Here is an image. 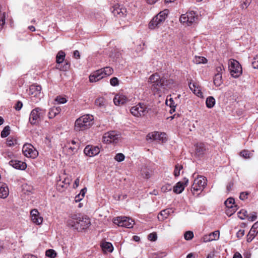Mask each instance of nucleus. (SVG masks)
<instances>
[{
	"instance_id": "nucleus-1",
	"label": "nucleus",
	"mask_w": 258,
	"mask_h": 258,
	"mask_svg": "<svg viewBox=\"0 0 258 258\" xmlns=\"http://www.w3.org/2000/svg\"><path fill=\"white\" fill-rule=\"evenodd\" d=\"M67 223L69 227L80 232L89 227L91 222L90 219L86 215L72 214L69 217Z\"/></svg>"
},
{
	"instance_id": "nucleus-2",
	"label": "nucleus",
	"mask_w": 258,
	"mask_h": 258,
	"mask_svg": "<svg viewBox=\"0 0 258 258\" xmlns=\"http://www.w3.org/2000/svg\"><path fill=\"white\" fill-rule=\"evenodd\" d=\"M93 116L90 114H85L80 117L75 121L74 130L79 132L89 128L93 124Z\"/></svg>"
},
{
	"instance_id": "nucleus-3",
	"label": "nucleus",
	"mask_w": 258,
	"mask_h": 258,
	"mask_svg": "<svg viewBox=\"0 0 258 258\" xmlns=\"http://www.w3.org/2000/svg\"><path fill=\"white\" fill-rule=\"evenodd\" d=\"M46 114V110L40 107L33 109L29 116V122L32 125H37L43 119Z\"/></svg>"
},
{
	"instance_id": "nucleus-4",
	"label": "nucleus",
	"mask_w": 258,
	"mask_h": 258,
	"mask_svg": "<svg viewBox=\"0 0 258 258\" xmlns=\"http://www.w3.org/2000/svg\"><path fill=\"white\" fill-rule=\"evenodd\" d=\"M148 82L151 85V89L154 93H158L162 91V78L158 73L150 76Z\"/></svg>"
},
{
	"instance_id": "nucleus-5",
	"label": "nucleus",
	"mask_w": 258,
	"mask_h": 258,
	"mask_svg": "<svg viewBox=\"0 0 258 258\" xmlns=\"http://www.w3.org/2000/svg\"><path fill=\"white\" fill-rule=\"evenodd\" d=\"M150 110V108L147 104L139 103L137 105L132 107L130 109V112L134 116L141 117L146 115Z\"/></svg>"
},
{
	"instance_id": "nucleus-6",
	"label": "nucleus",
	"mask_w": 258,
	"mask_h": 258,
	"mask_svg": "<svg viewBox=\"0 0 258 258\" xmlns=\"http://www.w3.org/2000/svg\"><path fill=\"white\" fill-rule=\"evenodd\" d=\"M168 14V10H164L160 12L152 20L149 24V28L151 29H154L158 28L165 21Z\"/></svg>"
},
{
	"instance_id": "nucleus-7",
	"label": "nucleus",
	"mask_w": 258,
	"mask_h": 258,
	"mask_svg": "<svg viewBox=\"0 0 258 258\" xmlns=\"http://www.w3.org/2000/svg\"><path fill=\"white\" fill-rule=\"evenodd\" d=\"M206 181L207 179L203 176H199L196 178L191 188L193 195L197 194L199 195L207 185Z\"/></svg>"
},
{
	"instance_id": "nucleus-8",
	"label": "nucleus",
	"mask_w": 258,
	"mask_h": 258,
	"mask_svg": "<svg viewBox=\"0 0 258 258\" xmlns=\"http://www.w3.org/2000/svg\"><path fill=\"white\" fill-rule=\"evenodd\" d=\"M228 68L231 75L234 78H237L242 74V67L239 62L235 59L229 60Z\"/></svg>"
},
{
	"instance_id": "nucleus-9",
	"label": "nucleus",
	"mask_w": 258,
	"mask_h": 258,
	"mask_svg": "<svg viewBox=\"0 0 258 258\" xmlns=\"http://www.w3.org/2000/svg\"><path fill=\"white\" fill-rule=\"evenodd\" d=\"M121 138V135L116 131H110L104 134L103 142L106 144H116Z\"/></svg>"
},
{
	"instance_id": "nucleus-10",
	"label": "nucleus",
	"mask_w": 258,
	"mask_h": 258,
	"mask_svg": "<svg viewBox=\"0 0 258 258\" xmlns=\"http://www.w3.org/2000/svg\"><path fill=\"white\" fill-rule=\"evenodd\" d=\"M65 56L66 53L62 50L59 51L56 56V62L57 63L56 68L61 71H67L69 69L70 66V63L66 60L64 61V64L63 66L60 65V63L64 60Z\"/></svg>"
},
{
	"instance_id": "nucleus-11",
	"label": "nucleus",
	"mask_w": 258,
	"mask_h": 258,
	"mask_svg": "<svg viewBox=\"0 0 258 258\" xmlns=\"http://www.w3.org/2000/svg\"><path fill=\"white\" fill-rule=\"evenodd\" d=\"M113 222L119 226L131 228L133 227L134 221L127 217H118L113 219Z\"/></svg>"
},
{
	"instance_id": "nucleus-12",
	"label": "nucleus",
	"mask_w": 258,
	"mask_h": 258,
	"mask_svg": "<svg viewBox=\"0 0 258 258\" xmlns=\"http://www.w3.org/2000/svg\"><path fill=\"white\" fill-rule=\"evenodd\" d=\"M22 151L24 156L28 158L35 159L38 155V151L30 144H25L23 147Z\"/></svg>"
},
{
	"instance_id": "nucleus-13",
	"label": "nucleus",
	"mask_w": 258,
	"mask_h": 258,
	"mask_svg": "<svg viewBox=\"0 0 258 258\" xmlns=\"http://www.w3.org/2000/svg\"><path fill=\"white\" fill-rule=\"evenodd\" d=\"M198 19L196 13L194 11L187 12L185 14H183L180 16V21L181 23H187L188 25L196 22Z\"/></svg>"
},
{
	"instance_id": "nucleus-14",
	"label": "nucleus",
	"mask_w": 258,
	"mask_h": 258,
	"mask_svg": "<svg viewBox=\"0 0 258 258\" xmlns=\"http://www.w3.org/2000/svg\"><path fill=\"white\" fill-rule=\"evenodd\" d=\"M110 10L115 16L119 18L125 17L127 14L126 8H124L123 6H120L118 4L113 6L110 8Z\"/></svg>"
},
{
	"instance_id": "nucleus-15",
	"label": "nucleus",
	"mask_w": 258,
	"mask_h": 258,
	"mask_svg": "<svg viewBox=\"0 0 258 258\" xmlns=\"http://www.w3.org/2000/svg\"><path fill=\"white\" fill-rule=\"evenodd\" d=\"M41 91V87L40 85L33 84L30 86L29 94L32 96V97H36L39 100L42 96Z\"/></svg>"
},
{
	"instance_id": "nucleus-16",
	"label": "nucleus",
	"mask_w": 258,
	"mask_h": 258,
	"mask_svg": "<svg viewBox=\"0 0 258 258\" xmlns=\"http://www.w3.org/2000/svg\"><path fill=\"white\" fill-rule=\"evenodd\" d=\"M30 214L32 222L37 224L40 225L43 222V218L40 216V213L37 209H33L31 211Z\"/></svg>"
},
{
	"instance_id": "nucleus-17",
	"label": "nucleus",
	"mask_w": 258,
	"mask_h": 258,
	"mask_svg": "<svg viewBox=\"0 0 258 258\" xmlns=\"http://www.w3.org/2000/svg\"><path fill=\"white\" fill-rule=\"evenodd\" d=\"M113 72L110 67H105L98 70V81L104 77L111 75Z\"/></svg>"
},
{
	"instance_id": "nucleus-18",
	"label": "nucleus",
	"mask_w": 258,
	"mask_h": 258,
	"mask_svg": "<svg viewBox=\"0 0 258 258\" xmlns=\"http://www.w3.org/2000/svg\"><path fill=\"white\" fill-rule=\"evenodd\" d=\"M130 101L129 99L123 94H117L113 98V102L115 105H121Z\"/></svg>"
},
{
	"instance_id": "nucleus-19",
	"label": "nucleus",
	"mask_w": 258,
	"mask_h": 258,
	"mask_svg": "<svg viewBox=\"0 0 258 258\" xmlns=\"http://www.w3.org/2000/svg\"><path fill=\"white\" fill-rule=\"evenodd\" d=\"M9 164L17 169L25 170L27 168L26 163L19 160H11L9 162Z\"/></svg>"
},
{
	"instance_id": "nucleus-20",
	"label": "nucleus",
	"mask_w": 258,
	"mask_h": 258,
	"mask_svg": "<svg viewBox=\"0 0 258 258\" xmlns=\"http://www.w3.org/2000/svg\"><path fill=\"white\" fill-rule=\"evenodd\" d=\"M225 205L227 208L232 209V212L230 215L233 214L237 209V206L235 205V200L232 198L227 199L225 202Z\"/></svg>"
},
{
	"instance_id": "nucleus-21",
	"label": "nucleus",
	"mask_w": 258,
	"mask_h": 258,
	"mask_svg": "<svg viewBox=\"0 0 258 258\" xmlns=\"http://www.w3.org/2000/svg\"><path fill=\"white\" fill-rule=\"evenodd\" d=\"M100 247L104 253L112 252L113 246L111 243L107 241H102L100 243Z\"/></svg>"
},
{
	"instance_id": "nucleus-22",
	"label": "nucleus",
	"mask_w": 258,
	"mask_h": 258,
	"mask_svg": "<svg viewBox=\"0 0 258 258\" xmlns=\"http://www.w3.org/2000/svg\"><path fill=\"white\" fill-rule=\"evenodd\" d=\"M96 148L97 147H93L90 145L87 146L84 150V152L87 156L89 157L96 156L97 155Z\"/></svg>"
},
{
	"instance_id": "nucleus-23",
	"label": "nucleus",
	"mask_w": 258,
	"mask_h": 258,
	"mask_svg": "<svg viewBox=\"0 0 258 258\" xmlns=\"http://www.w3.org/2000/svg\"><path fill=\"white\" fill-rule=\"evenodd\" d=\"M219 231H215L211 233L208 235H205L204 237V242H208L212 240H216L219 238Z\"/></svg>"
},
{
	"instance_id": "nucleus-24",
	"label": "nucleus",
	"mask_w": 258,
	"mask_h": 258,
	"mask_svg": "<svg viewBox=\"0 0 258 258\" xmlns=\"http://www.w3.org/2000/svg\"><path fill=\"white\" fill-rule=\"evenodd\" d=\"M188 182V179L185 181V183L180 181L178 182L175 186H173V189L174 192L179 194L182 192L185 188V185Z\"/></svg>"
},
{
	"instance_id": "nucleus-25",
	"label": "nucleus",
	"mask_w": 258,
	"mask_h": 258,
	"mask_svg": "<svg viewBox=\"0 0 258 258\" xmlns=\"http://www.w3.org/2000/svg\"><path fill=\"white\" fill-rule=\"evenodd\" d=\"M9 194V190L7 185L4 183H0V198H6Z\"/></svg>"
},
{
	"instance_id": "nucleus-26",
	"label": "nucleus",
	"mask_w": 258,
	"mask_h": 258,
	"mask_svg": "<svg viewBox=\"0 0 258 258\" xmlns=\"http://www.w3.org/2000/svg\"><path fill=\"white\" fill-rule=\"evenodd\" d=\"M174 84V81L173 79H166L165 78L162 77V90L171 88Z\"/></svg>"
},
{
	"instance_id": "nucleus-27",
	"label": "nucleus",
	"mask_w": 258,
	"mask_h": 258,
	"mask_svg": "<svg viewBox=\"0 0 258 258\" xmlns=\"http://www.w3.org/2000/svg\"><path fill=\"white\" fill-rule=\"evenodd\" d=\"M206 151V146L204 143H200L196 145V153L198 156L203 155Z\"/></svg>"
},
{
	"instance_id": "nucleus-28",
	"label": "nucleus",
	"mask_w": 258,
	"mask_h": 258,
	"mask_svg": "<svg viewBox=\"0 0 258 258\" xmlns=\"http://www.w3.org/2000/svg\"><path fill=\"white\" fill-rule=\"evenodd\" d=\"M165 135V134H159L158 132H153L151 133H149L147 136V140H159L163 141V139H161V136Z\"/></svg>"
},
{
	"instance_id": "nucleus-29",
	"label": "nucleus",
	"mask_w": 258,
	"mask_h": 258,
	"mask_svg": "<svg viewBox=\"0 0 258 258\" xmlns=\"http://www.w3.org/2000/svg\"><path fill=\"white\" fill-rule=\"evenodd\" d=\"M190 89L197 96H200L202 94V92L200 89V87L196 83H192L190 82L188 84Z\"/></svg>"
},
{
	"instance_id": "nucleus-30",
	"label": "nucleus",
	"mask_w": 258,
	"mask_h": 258,
	"mask_svg": "<svg viewBox=\"0 0 258 258\" xmlns=\"http://www.w3.org/2000/svg\"><path fill=\"white\" fill-rule=\"evenodd\" d=\"M171 212L172 210L170 209H164L160 212L158 218L160 221H163L166 219Z\"/></svg>"
},
{
	"instance_id": "nucleus-31",
	"label": "nucleus",
	"mask_w": 258,
	"mask_h": 258,
	"mask_svg": "<svg viewBox=\"0 0 258 258\" xmlns=\"http://www.w3.org/2000/svg\"><path fill=\"white\" fill-rule=\"evenodd\" d=\"M61 108L59 107H53L50 109L48 112V117L50 119L54 118L61 111Z\"/></svg>"
},
{
	"instance_id": "nucleus-32",
	"label": "nucleus",
	"mask_w": 258,
	"mask_h": 258,
	"mask_svg": "<svg viewBox=\"0 0 258 258\" xmlns=\"http://www.w3.org/2000/svg\"><path fill=\"white\" fill-rule=\"evenodd\" d=\"M214 83L215 86H220L222 83V73H217L214 77Z\"/></svg>"
},
{
	"instance_id": "nucleus-33",
	"label": "nucleus",
	"mask_w": 258,
	"mask_h": 258,
	"mask_svg": "<svg viewBox=\"0 0 258 258\" xmlns=\"http://www.w3.org/2000/svg\"><path fill=\"white\" fill-rule=\"evenodd\" d=\"M141 174L143 178L149 179L150 177V171L145 167H143L141 169Z\"/></svg>"
},
{
	"instance_id": "nucleus-34",
	"label": "nucleus",
	"mask_w": 258,
	"mask_h": 258,
	"mask_svg": "<svg viewBox=\"0 0 258 258\" xmlns=\"http://www.w3.org/2000/svg\"><path fill=\"white\" fill-rule=\"evenodd\" d=\"M206 106L208 108H211L213 107L215 104V100L212 96L208 97L206 101Z\"/></svg>"
},
{
	"instance_id": "nucleus-35",
	"label": "nucleus",
	"mask_w": 258,
	"mask_h": 258,
	"mask_svg": "<svg viewBox=\"0 0 258 258\" xmlns=\"http://www.w3.org/2000/svg\"><path fill=\"white\" fill-rule=\"evenodd\" d=\"M98 103H99L98 106L102 109V111H105V108L107 105V101L103 98L100 97L98 98Z\"/></svg>"
},
{
	"instance_id": "nucleus-36",
	"label": "nucleus",
	"mask_w": 258,
	"mask_h": 258,
	"mask_svg": "<svg viewBox=\"0 0 258 258\" xmlns=\"http://www.w3.org/2000/svg\"><path fill=\"white\" fill-rule=\"evenodd\" d=\"M257 233L255 231H254V230H253V229L251 228L250 230H249V233H248V234L247 235V241L248 242H251L253 240V239L255 237V236Z\"/></svg>"
},
{
	"instance_id": "nucleus-37",
	"label": "nucleus",
	"mask_w": 258,
	"mask_h": 258,
	"mask_svg": "<svg viewBox=\"0 0 258 258\" xmlns=\"http://www.w3.org/2000/svg\"><path fill=\"white\" fill-rule=\"evenodd\" d=\"M10 133V127L9 125L6 126L1 132V136L2 138H6L9 135Z\"/></svg>"
},
{
	"instance_id": "nucleus-38",
	"label": "nucleus",
	"mask_w": 258,
	"mask_h": 258,
	"mask_svg": "<svg viewBox=\"0 0 258 258\" xmlns=\"http://www.w3.org/2000/svg\"><path fill=\"white\" fill-rule=\"evenodd\" d=\"M237 214L238 217L241 220H244L248 217L247 212L244 209L241 210Z\"/></svg>"
},
{
	"instance_id": "nucleus-39",
	"label": "nucleus",
	"mask_w": 258,
	"mask_h": 258,
	"mask_svg": "<svg viewBox=\"0 0 258 258\" xmlns=\"http://www.w3.org/2000/svg\"><path fill=\"white\" fill-rule=\"evenodd\" d=\"M45 255L49 257L54 258L56 256V253L54 250L50 249L46 251Z\"/></svg>"
},
{
	"instance_id": "nucleus-40",
	"label": "nucleus",
	"mask_w": 258,
	"mask_h": 258,
	"mask_svg": "<svg viewBox=\"0 0 258 258\" xmlns=\"http://www.w3.org/2000/svg\"><path fill=\"white\" fill-rule=\"evenodd\" d=\"M194 61L197 64L205 63L207 62V59L203 56H196Z\"/></svg>"
},
{
	"instance_id": "nucleus-41",
	"label": "nucleus",
	"mask_w": 258,
	"mask_h": 258,
	"mask_svg": "<svg viewBox=\"0 0 258 258\" xmlns=\"http://www.w3.org/2000/svg\"><path fill=\"white\" fill-rule=\"evenodd\" d=\"M251 155V153H250L248 150H244L240 152V156L243 157L245 159L250 158Z\"/></svg>"
},
{
	"instance_id": "nucleus-42",
	"label": "nucleus",
	"mask_w": 258,
	"mask_h": 258,
	"mask_svg": "<svg viewBox=\"0 0 258 258\" xmlns=\"http://www.w3.org/2000/svg\"><path fill=\"white\" fill-rule=\"evenodd\" d=\"M183 167L181 165L177 164L175 166L174 171V175L175 176H178L180 174V171L182 169Z\"/></svg>"
},
{
	"instance_id": "nucleus-43",
	"label": "nucleus",
	"mask_w": 258,
	"mask_h": 258,
	"mask_svg": "<svg viewBox=\"0 0 258 258\" xmlns=\"http://www.w3.org/2000/svg\"><path fill=\"white\" fill-rule=\"evenodd\" d=\"M172 188V185L170 184L167 183L162 186L161 191L163 192H166L171 191Z\"/></svg>"
},
{
	"instance_id": "nucleus-44",
	"label": "nucleus",
	"mask_w": 258,
	"mask_h": 258,
	"mask_svg": "<svg viewBox=\"0 0 258 258\" xmlns=\"http://www.w3.org/2000/svg\"><path fill=\"white\" fill-rule=\"evenodd\" d=\"M125 159V156L122 153H118L117 154L115 157L114 159L117 162H121L123 161Z\"/></svg>"
},
{
	"instance_id": "nucleus-45",
	"label": "nucleus",
	"mask_w": 258,
	"mask_h": 258,
	"mask_svg": "<svg viewBox=\"0 0 258 258\" xmlns=\"http://www.w3.org/2000/svg\"><path fill=\"white\" fill-rule=\"evenodd\" d=\"M184 237L187 240H191L194 237V233L190 231H186L184 234Z\"/></svg>"
},
{
	"instance_id": "nucleus-46",
	"label": "nucleus",
	"mask_w": 258,
	"mask_h": 258,
	"mask_svg": "<svg viewBox=\"0 0 258 258\" xmlns=\"http://www.w3.org/2000/svg\"><path fill=\"white\" fill-rule=\"evenodd\" d=\"M148 238L150 241H155L157 239V234L156 232L151 233L148 235Z\"/></svg>"
},
{
	"instance_id": "nucleus-47",
	"label": "nucleus",
	"mask_w": 258,
	"mask_h": 258,
	"mask_svg": "<svg viewBox=\"0 0 258 258\" xmlns=\"http://www.w3.org/2000/svg\"><path fill=\"white\" fill-rule=\"evenodd\" d=\"M55 100L59 104H64L67 101V100L66 98L60 96L56 97Z\"/></svg>"
},
{
	"instance_id": "nucleus-48",
	"label": "nucleus",
	"mask_w": 258,
	"mask_h": 258,
	"mask_svg": "<svg viewBox=\"0 0 258 258\" xmlns=\"http://www.w3.org/2000/svg\"><path fill=\"white\" fill-rule=\"evenodd\" d=\"M16 140H15L13 137H9L7 139L6 143L8 146H12L14 145L15 143L16 142Z\"/></svg>"
},
{
	"instance_id": "nucleus-49",
	"label": "nucleus",
	"mask_w": 258,
	"mask_h": 258,
	"mask_svg": "<svg viewBox=\"0 0 258 258\" xmlns=\"http://www.w3.org/2000/svg\"><path fill=\"white\" fill-rule=\"evenodd\" d=\"M4 156L5 158H8L9 159L13 160V158L14 157V155L12 152L8 151L4 153Z\"/></svg>"
},
{
	"instance_id": "nucleus-50",
	"label": "nucleus",
	"mask_w": 258,
	"mask_h": 258,
	"mask_svg": "<svg viewBox=\"0 0 258 258\" xmlns=\"http://www.w3.org/2000/svg\"><path fill=\"white\" fill-rule=\"evenodd\" d=\"M252 0H243L241 3V7L242 9L247 8L251 3Z\"/></svg>"
},
{
	"instance_id": "nucleus-51",
	"label": "nucleus",
	"mask_w": 258,
	"mask_h": 258,
	"mask_svg": "<svg viewBox=\"0 0 258 258\" xmlns=\"http://www.w3.org/2000/svg\"><path fill=\"white\" fill-rule=\"evenodd\" d=\"M257 218L256 213L252 212L250 214V215L247 217V219L250 221H254Z\"/></svg>"
},
{
	"instance_id": "nucleus-52",
	"label": "nucleus",
	"mask_w": 258,
	"mask_h": 258,
	"mask_svg": "<svg viewBox=\"0 0 258 258\" xmlns=\"http://www.w3.org/2000/svg\"><path fill=\"white\" fill-rule=\"evenodd\" d=\"M89 80L90 82H97V73L94 72L91 74L89 76Z\"/></svg>"
},
{
	"instance_id": "nucleus-53",
	"label": "nucleus",
	"mask_w": 258,
	"mask_h": 258,
	"mask_svg": "<svg viewBox=\"0 0 258 258\" xmlns=\"http://www.w3.org/2000/svg\"><path fill=\"white\" fill-rule=\"evenodd\" d=\"M252 65L254 69H258V55H256L252 62Z\"/></svg>"
},
{
	"instance_id": "nucleus-54",
	"label": "nucleus",
	"mask_w": 258,
	"mask_h": 258,
	"mask_svg": "<svg viewBox=\"0 0 258 258\" xmlns=\"http://www.w3.org/2000/svg\"><path fill=\"white\" fill-rule=\"evenodd\" d=\"M110 84L113 86H115L118 85V80L116 77H113L110 80Z\"/></svg>"
},
{
	"instance_id": "nucleus-55",
	"label": "nucleus",
	"mask_w": 258,
	"mask_h": 258,
	"mask_svg": "<svg viewBox=\"0 0 258 258\" xmlns=\"http://www.w3.org/2000/svg\"><path fill=\"white\" fill-rule=\"evenodd\" d=\"M249 195V192L247 191L242 192L240 193L239 198L241 200H245L247 199V196Z\"/></svg>"
},
{
	"instance_id": "nucleus-56",
	"label": "nucleus",
	"mask_w": 258,
	"mask_h": 258,
	"mask_svg": "<svg viewBox=\"0 0 258 258\" xmlns=\"http://www.w3.org/2000/svg\"><path fill=\"white\" fill-rule=\"evenodd\" d=\"M77 152V148L75 147H69L68 149V152L69 155H73Z\"/></svg>"
},
{
	"instance_id": "nucleus-57",
	"label": "nucleus",
	"mask_w": 258,
	"mask_h": 258,
	"mask_svg": "<svg viewBox=\"0 0 258 258\" xmlns=\"http://www.w3.org/2000/svg\"><path fill=\"white\" fill-rule=\"evenodd\" d=\"M68 187L66 186V185L64 183L61 182H58L57 183V188L59 190H61L63 188H67Z\"/></svg>"
},
{
	"instance_id": "nucleus-58",
	"label": "nucleus",
	"mask_w": 258,
	"mask_h": 258,
	"mask_svg": "<svg viewBox=\"0 0 258 258\" xmlns=\"http://www.w3.org/2000/svg\"><path fill=\"white\" fill-rule=\"evenodd\" d=\"M5 24V16L4 13L3 14V17L0 19V31L3 29V26Z\"/></svg>"
},
{
	"instance_id": "nucleus-59",
	"label": "nucleus",
	"mask_w": 258,
	"mask_h": 258,
	"mask_svg": "<svg viewBox=\"0 0 258 258\" xmlns=\"http://www.w3.org/2000/svg\"><path fill=\"white\" fill-rule=\"evenodd\" d=\"M23 106V103L21 101H19L17 102L15 107L16 110H20Z\"/></svg>"
},
{
	"instance_id": "nucleus-60",
	"label": "nucleus",
	"mask_w": 258,
	"mask_h": 258,
	"mask_svg": "<svg viewBox=\"0 0 258 258\" xmlns=\"http://www.w3.org/2000/svg\"><path fill=\"white\" fill-rule=\"evenodd\" d=\"M244 235V230H239L236 233V236L238 238H241Z\"/></svg>"
},
{
	"instance_id": "nucleus-61",
	"label": "nucleus",
	"mask_w": 258,
	"mask_h": 258,
	"mask_svg": "<svg viewBox=\"0 0 258 258\" xmlns=\"http://www.w3.org/2000/svg\"><path fill=\"white\" fill-rule=\"evenodd\" d=\"M83 198L84 197H82V195H81L80 194H79L75 197V202L76 203L80 202Z\"/></svg>"
},
{
	"instance_id": "nucleus-62",
	"label": "nucleus",
	"mask_w": 258,
	"mask_h": 258,
	"mask_svg": "<svg viewBox=\"0 0 258 258\" xmlns=\"http://www.w3.org/2000/svg\"><path fill=\"white\" fill-rule=\"evenodd\" d=\"M71 180L69 178H64V180L62 182V183H64L66 185V186L68 187L70 184Z\"/></svg>"
},
{
	"instance_id": "nucleus-63",
	"label": "nucleus",
	"mask_w": 258,
	"mask_h": 258,
	"mask_svg": "<svg viewBox=\"0 0 258 258\" xmlns=\"http://www.w3.org/2000/svg\"><path fill=\"white\" fill-rule=\"evenodd\" d=\"M251 228L253 229L254 231L258 233V221L253 224Z\"/></svg>"
},
{
	"instance_id": "nucleus-64",
	"label": "nucleus",
	"mask_w": 258,
	"mask_h": 258,
	"mask_svg": "<svg viewBox=\"0 0 258 258\" xmlns=\"http://www.w3.org/2000/svg\"><path fill=\"white\" fill-rule=\"evenodd\" d=\"M79 182H80V179H79V177H78L75 180V182H74V183L73 185L74 188H77L79 186Z\"/></svg>"
}]
</instances>
